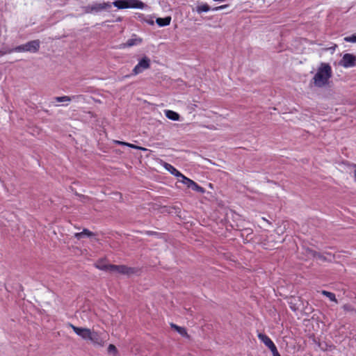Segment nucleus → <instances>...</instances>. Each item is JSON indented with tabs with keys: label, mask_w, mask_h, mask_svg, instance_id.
<instances>
[{
	"label": "nucleus",
	"mask_w": 356,
	"mask_h": 356,
	"mask_svg": "<svg viewBox=\"0 0 356 356\" xmlns=\"http://www.w3.org/2000/svg\"><path fill=\"white\" fill-rule=\"evenodd\" d=\"M109 272L117 273L120 274L128 275L129 273H133L131 268H128L126 266L120 265H110L109 266Z\"/></svg>",
	"instance_id": "nucleus-9"
},
{
	"label": "nucleus",
	"mask_w": 356,
	"mask_h": 356,
	"mask_svg": "<svg viewBox=\"0 0 356 356\" xmlns=\"http://www.w3.org/2000/svg\"><path fill=\"white\" fill-rule=\"evenodd\" d=\"M321 293L328 298L331 301L337 302L334 293L327 291H322Z\"/></svg>",
	"instance_id": "nucleus-20"
},
{
	"label": "nucleus",
	"mask_w": 356,
	"mask_h": 356,
	"mask_svg": "<svg viewBox=\"0 0 356 356\" xmlns=\"http://www.w3.org/2000/svg\"><path fill=\"white\" fill-rule=\"evenodd\" d=\"M339 65L344 68H350L356 66V56L352 54H345L339 62Z\"/></svg>",
	"instance_id": "nucleus-5"
},
{
	"label": "nucleus",
	"mask_w": 356,
	"mask_h": 356,
	"mask_svg": "<svg viewBox=\"0 0 356 356\" xmlns=\"http://www.w3.org/2000/svg\"><path fill=\"white\" fill-rule=\"evenodd\" d=\"M258 337L269 349L275 346L273 341L266 334L260 333L258 334Z\"/></svg>",
	"instance_id": "nucleus-13"
},
{
	"label": "nucleus",
	"mask_w": 356,
	"mask_h": 356,
	"mask_svg": "<svg viewBox=\"0 0 356 356\" xmlns=\"http://www.w3.org/2000/svg\"><path fill=\"white\" fill-rule=\"evenodd\" d=\"M109 266L110 265H106V264H103L102 261H99L95 264V267L97 268H98L99 270H106V271H109V268H108Z\"/></svg>",
	"instance_id": "nucleus-21"
},
{
	"label": "nucleus",
	"mask_w": 356,
	"mask_h": 356,
	"mask_svg": "<svg viewBox=\"0 0 356 356\" xmlns=\"http://www.w3.org/2000/svg\"><path fill=\"white\" fill-rule=\"evenodd\" d=\"M165 115L167 118L173 120V121H179L180 118V115L175 111L171 110H165L164 111Z\"/></svg>",
	"instance_id": "nucleus-14"
},
{
	"label": "nucleus",
	"mask_w": 356,
	"mask_h": 356,
	"mask_svg": "<svg viewBox=\"0 0 356 356\" xmlns=\"http://www.w3.org/2000/svg\"><path fill=\"white\" fill-rule=\"evenodd\" d=\"M108 340V334L106 332H97L92 330L89 340L93 345L104 346Z\"/></svg>",
	"instance_id": "nucleus-4"
},
{
	"label": "nucleus",
	"mask_w": 356,
	"mask_h": 356,
	"mask_svg": "<svg viewBox=\"0 0 356 356\" xmlns=\"http://www.w3.org/2000/svg\"><path fill=\"white\" fill-rule=\"evenodd\" d=\"M171 327L174 328L181 336H183V337L187 336V332L184 327H179L173 323L171 324Z\"/></svg>",
	"instance_id": "nucleus-19"
},
{
	"label": "nucleus",
	"mask_w": 356,
	"mask_h": 356,
	"mask_svg": "<svg viewBox=\"0 0 356 356\" xmlns=\"http://www.w3.org/2000/svg\"><path fill=\"white\" fill-rule=\"evenodd\" d=\"M114 143L115 144H118V145H125V146H127V147H129L131 148L136 149H140V150H142V151H147V149H146L145 147H140V146H138V145H134V144H131V143H126V142H122V141H120V140H115Z\"/></svg>",
	"instance_id": "nucleus-16"
},
{
	"label": "nucleus",
	"mask_w": 356,
	"mask_h": 356,
	"mask_svg": "<svg viewBox=\"0 0 356 356\" xmlns=\"http://www.w3.org/2000/svg\"><path fill=\"white\" fill-rule=\"evenodd\" d=\"M332 70L328 63H322L313 77L314 84L318 88L325 86L332 77Z\"/></svg>",
	"instance_id": "nucleus-1"
},
{
	"label": "nucleus",
	"mask_w": 356,
	"mask_h": 356,
	"mask_svg": "<svg viewBox=\"0 0 356 356\" xmlns=\"http://www.w3.org/2000/svg\"><path fill=\"white\" fill-rule=\"evenodd\" d=\"M85 98L83 97V99H72V101H75V102H82V101H84Z\"/></svg>",
	"instance_id": "nucleus-28"
},
{
	"label": "nucleus",
	"mask_w": 356,
	"mask_h": 356,
	"mask_svg": "<svg viewBox=\"0 0 356 356\" xmlns=\"http://www.w3.org/2000/svg\"><path fill=\"white\" fill-rule=\"evenodd\" d=\"M102 7V3H95V4L92 5L93 10L95 13L102 10L103 9Z\"/></svg>",
	"instance_id": "nucleus-24"
},
{
	"label": "nucleus",
	"mask_w": 356,
	"mask_h": 356,
	"mask_svg": "<svg viewBox=\"0 0 356 356\" xmlns=\"http://www.w3.org/2000/svg\"><path fill=\"white\" fill-rule=\"evenodd\" d=\"M40 42L38 40H31L26 44L19 45L8 51V53L12 52H31L35 53L39 50Z\"/></svg>",
	"instance_id": "nucleus-3"
},
{
	"label": "nucleus",
	"mask_w": 356,
	"mask_h": 356,
	"mask_svg": "<svg viewBox=\"0 0 356 356\" xmlns=\"http://www.w3.org/2000/svg\"><path fill=\"white\" fill-rule=\"evenodd\" d=\"M83 99V96L81 95H73V96H63V97H54V100L56 102H70L72 99Z\"/></svg>",
	"instance_id": "nucleus-12"
},
{
	"label": "nucleus",
	"mask_w": 356,
	"mask_h": 356,
	"mask_svg": "<svg viewBox=\"0 0 356 356\" xmlns=\"http://www.w3.org/2000/svg\"><path fill=\"white\" fill-rule=\"evenodd\" d=\"M170 22H171L170 17H166L164 18L159 17L156 19V24L161 27L169 25L170 24Z\"/></svg>",
	"instance_id": "nucleus-18"
},
{
	"label": "nucleus",
	"mask_w": 356,
	"mask_h": 356,
	"mask_svg": "<svg viewBox=\"0 0 356 356\" xmlns=\"http://www.w3.org/2000/svg\"><path fill=\"white\" fill-rule=\"evenodd\" d=\"M93 235H94V234L92 232H90V230H88L87 229H84L81 232L75 233L74 237L76 238H77L78 240H80L84 237H90V236H92Z\"/></svg>",
	"instance_id": "nucleus-15"
},
{
	"label": "nucleus",
	"mask_w": 356,
	"mask_h": 356,
	"mask_svg": "<svg viewBox=\"0 0 356 356\" xmlns=\"http://www.w3.org/2000/svg\"><path fill=\"white\" fill-rule=\"evenodd\" d=\"M179 181L182 183L185 186H186L188 188H191L192 190H193L195 191L200 192V193L204 192V190L202 187L200 186L197 184H196L192 179L186 177L184 175L179 179Z\"/></svg>",
	"instance_id": "nucleus-7"
},
{
	"label": "nucleus",
	"mask_w": 356,
	"mask_h": 356,
	"mask_svg": "<svg viewBox=\"0 0 356 356\" xmlns=\"http://www.w3.org/2000/svg\"><path fill=\"white\" fill-rule=\"evenodd\" d=\"M227 6H228V5H222L220 6L215 7V8H212L211 10L213 11L221 10L222 9L226 8Z\"/></svg>",
	"instance_id": "nucleus-27"
},
{
	"label": "nucleus",
	"mask_w": 356,
	"mask_h": 356,
	"mask_svg": "<svg viewBox=\"0 0 356 356\" xmlns=\"http://www.w3.org/2000/svg\"><path fill=\"white\" fill-rule=\"evenodd\" d=\"M84 13H94L92 5V6H88L83 8Z\"/></svg>",
	"instance_id": "nucleus-25"
},
{
	"label": "nucleus",
	"mask_w": 356,
	"mask_h": 356,
	"mask_svg": "<svg viewBox=\"0 0 356 356\" xmlns=\"http://www.w3.org/2000/svg\"><path fill=\"white\" fill-rule=\"evenodd\" d=\"M102 9L110 8L112 5L118 9L135 8L145 10L148 8L147 5L140 0H116L113 3H102Z\"/></svg>",
	"instance_id": "nucleus-2"
},
{
	"label": "nucleus",
	"mask_w": 356,
	"mask_h": 356,
	"mask_svg": "<svg viewBox=\"0 0 356 356\" xmlns=\"http://www.w3.org/2000/svg\"><path fill=\"white\" fill-rule=\"evenodd\" d=\"M355 180L356 181V165H355Z\"/></svg>",
	"instance_id": "nucleus-30"
},
{
	"label": "nucleus",
	"mask_w": 356,
	"mask_h": 356,
	"mask_svg": "<svg viewBox=\"0 0 356 356\" xmlns=\"http://www.w3.org/2000/svg\"><path fill=\"white\" fill-rule=\"evenodd\" d=\"M142 42V39L137 38L134 35L133 38L129 39L126 43L121 44L119 47L120 49H124L126 47H131L138 45Z\"/></svg>",
	"instance_id": "nucleus-11"
},
{
	"label": "nucleus",
	"mask_w": 356,
	"mask_h": 356,
	"mask_svg": "<svg viewBox=\"0 0 356 356\" xmlns=\"http://www.w3.org/2000/svg\"><path fill=\"white\" fill-rule=\"evenodd\" d=\"M150 59L144 56L139 61L138 63L133 69V74L137 75L143 72L145 70L148 69L150 67Z\"/></svg>",
	"instance_id": "nucleus-6"
},
{
	"label": "nucleus",
	"mask_w": 356,
	"mask_h": 356,
	"mask_svg": "<svg viewBox=\"0 0 356 356\" xmlns=\"http://www.w3.org/2000/svg\"><path fill=\"white\" fill-rule=\"evenodd\" d=\"M344 41H346L347 42L355 43L356 42V33L350 36L345 37Z\"/></svg>",
	"instance_id": "nucleus-22"
},
{
	"label": "nucleus",
	"mask_w": 356,
	"mask_h": 356,
	"mask_svg": "<svg viewBox=\"0 0 356 356\" xmlns=\"http://www.w3.org/2000/svg\"><path fill=\"white\" fill-rule=\"evenodd\" d=\"M270 350H271L273 356H280L275 346Z\"/></svg>",
	"instance_id": "nucleus-26"
},
{
	"label": "nucleus",
	"mask_w": 356,
	"mask_h": 356,
	"mask_svg": "<svg viewBox=\"0 0 356 356\" xmlns=\"http://www.w3.org/2000/svg\"><path fill=\"white\" fill-rule=\"evenodd\" d=\"M160 163L161 165L168 170L171 175L175 176L178 178V180L181 178V177L183 175L182 173H181L178 170H177L174 166H172L171 164L168 163L163 161H161Z\"/></svg>",
	"instance_id": "nucleus-10"
},
{
	"label": "nucleus",
	"mask_w": 356,
	"mask_h": 356,
	"mask_svg": "<svg viewBox=\"0 0 356 356\" xmlns=\"http://www.w3.org/2000/svg\"><path fill=\"white\" fill-rule=\"evenodd\" d=\"M211 10V8L209 7V6L204 3H202V4H200V5H197L196 7H195V11L198 13V14H201L202 13H207L209 12V10Z\"/></svg>",
	"instance_id": "nucleus-17"
},
{
	"label": "nucleus",
	"mask_w": 356,
	"mask_h": 356,
	"mask_svg": "<svg viewBox=\"0 0 356 356\" xmlns=\"http://www.w3.org/2000/svg\"><path fill=\"white\" fill-rule=\"evenodd\" d=\"M214 1H216V2H224L226 0H213Z\"/></svg>",
	"instance_id": "nucleus-29"
},
{
	"label": "nucleus",
	"mask_w": 356,
	"mask_h": 356,
	"mask_svg": "<svg viewBox=\"0 0 356 356\" xmlns=\"http://www.w3.org/2000/svg\"><path fill=\"white\" fill-rule=\"evenodd\" d=\"M117 352H118L117 348H116V347L114 345L110 344L108 346V353L109 354H111L113 355H115L117 354Z\"/></svg>",
	"instance_id": "nucleus-23"
},
{
	"label": "nucleus",
	"mask_w": 356,
	"mask_h": 356,
	"mask_svg": "<svg viewBox=\"0 0 356 356\" xmlns=\"http://www.w3.org/2000/svg\"><path fill=\"white\" fill-rule=\"evenodd\" d=\"M69 326L72 327L74 332L83 339L89 340L90 333L92 332L90 329L76 327L72 324H69Z\"/></svg>",
	"instance_id": "nucleus-8"
}]
</instances>
